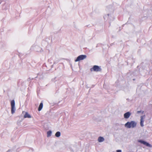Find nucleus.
Listing matches in <instances>:
<instances>
[{
    "label": "nucleus",
    "mask_w": 152,
    "mask_h": 152,
    "mask_svg": "<svg viewBox=\"0 0 152 152\" xmlns=\"http://www.w3.org/2000/svg\"><path fill=\"white\" fill-rule=\"evenodd\" d=\"M137 123L133 121L128 122L125 124V126L127 128H134L136 126Z\"/></svg>",
    "instance_id": "f257e3e1"
},
{
    "label": "nucleus",
    "mask_w": 152,
    "mask_h": 152,
    "mask_svg": "<svg viewBox=\"0 0 152 152\" xmlns=\"http://www.w3.org/2000/svg\"><path fill=\"white\" fill-rule=\"evenodd\" d=\"M91 71H95L96 72L100 71L101 70V69L100 67L99 66L97 65H94L93 67L91 69Z\"/></svg>",
    "instance_id": "f03ea898"
},
{
    "label": "nucleus",
    "mask_w": 152,
    "mask_h": 152,
    "mask_svg": "<svg viewBox=\"0 0 152 152\" xmlns=\"http://www.w3.org/2000/svg\"><path fill=\"white\" fill-rule=\"evenodd\" d=\"M11 113H14L15 111V102L14 100H12L11 102Z\"/></svg>",
    "instance_id": "7ed1b4c3"
},
{
    "label": "nucleus",
    "mask_w": 152,
    "mask_h": 152,
    "mask_svg": "<svg viewBox=\"0 0 152 152\" xmlns=\"http://www.w3.org/2000/svg\"><path fill=\"white\" fill-rule=\"evenodd\" d=\"M86 58V55H80L77 57V59L75 60V62L79 61H80L83 60Z\"/></svg>",
    "instance_id": "20e7f679"
},
{
    "label": "nucleus",
    "mask_w": 152,
    "mask_h": 152,
    "mask_svg": "<svg viewBox=\"0 0 152 152\" xmlns=\"http://www.w3.org/2000/svg\"><path fill=\"white\" fill-rule=\"evenodd\" d=\"M139 142L142 144H143L144 145H145L146 146H147L149 147H152V145H151L150 144L148 143L145 141L142 140H140L139 141Z\"/></svg>",
    "instance_id": "39448f33"
},
{
    "label": "nucleus",
    "mask_w": 152,
    "mask_h": 152,
    "mask_svg": "<svg viewBox=\"0 0 152 152\" xmlns=\"http://www.w3.org/2000/svg\"><path fill=\"white\" fill-rule=\"evenodd\" d=\"M131 113L128 112L125 113L124 115V117L125 118H128L131 115Z\"/></svg>",
    "instance_id": "423d86ee"
},
{
    "label": "nucleus",
    "mask_w": 152,
    "mask_h": 152,
    "mask_svg": "<svg viewBox=\"0 0 152 152\" xmlns=\"http://www.w3.org/2000/svg\"><path fill=\"white\" fill-rule=\"evenodd\" d=\"M24 117V118H31V116L30 115H29L28 113L27 112L26 113Z\"/></svg>",
    "instance_id": "0eeeda50"
},
{
    "label": "nucleus",
    "mask_w": 152,
    "mask_h": 152,
    "mask_svg": "<svg viewBox=\"0 0 152 152\" xmlns=\"http://www.w3.org/2000/svg\"><path fill=\"white\" fill-rule=\"evenodd\" d=\"M43 106V103L42 102H41L40 103L38 107V110L39 111H40L42 110V108Z\"/></svg>",
    "instance_id": "6e6552de"
},
{
    "label": "nucleus",
    "mask_w": 152,
    "mask_h": 152,
    "mask_svg": "<svg viewBox=\"0 0 152 152\" xmlns=\"http://www.w3.org/2000/svg\"><path fill=\"white\" fill-rule=\"evenodd\" d=\"M104 140V139L102 137H100L98 138V141L99 142H103Z\"/></svg>",
    "instance_id": "1a4fd4ad"
},
{
    "label": "nucleus",
    "mask_w": 152,
    "mask_h": 152,
    "mask_svg": "<svg viewBox=\"0 0 152 152\" xmlns=\"http://www.w3.org/2000/svg\"><path fill=\"white\" fill-rule=\"evenodd\" d=\"M60 132H57L55 134V136L57 137H59L60 136Z\"/></svg>",
    "instance_id": "9d476101"
},
{
    "label": "nucleus",
    "mask_w": 152,
    "mask_h": 152,
    "mask_svg": "<svg viewBox=\"0 0 152 152\" xmlns=\"http://www.w3.org/2000/svg\"><path fill=\"white\" fill-rule=\"evenodd\" d=\"M51 131H49L47 132V136L48 137H49L51 135Z\"/></svg>",
    "instance_id": "9b49d317"
},
{
    "label": "nucleus",
    "mask_w": 152,
    "mask_h": 152,
    "mask_svg": "<svg viewBox=\"0 0 152 152\" xmlns=\"http://www.w3.org/2000/svg\"><path fill=\"white\" fill-rule=\"evenodd\" d=\"M145 115L142 116H141V119H140V121H143V122H144V118H145Z\"/></svg>",
    "instance_id": "f8f14e48"
},
{
    "label": "nucleus",
    "mask_w": 152,
    "mask_h": 152,
    "mask_svg": "<svg viewBox=\"0 0 152 152\" xmlns=\"http://www.w3.org/2000/svg\"><path fill=\"white\" fill-rule=\"evenodd\" d=\"M143 122H143V121H140V125L142 127H143L144 126Z\"/></svg>",
    "instance_id": "ddd939ff"
},
{
    "label": "nucleus",
    "mask_w": 152,
    "mask_h": 152,
    "mask_svg": "<svg viewBox=\"0 0 152 152\" xmlns=\"http://www.w3.org/2000/svg\"><path fill=\"white\" fill-rule=\"evenodd\" d=\"M116 152H121V151L120 150H117Z\"/></svg>",
    "instance_id": "4468645a"
},
{
    "label": "nucleus",
    "mask_w": 152,
    "mask_h": 152,
    "mask_svg": "<svg viewBox=\"0 0 152 152\" xmlns=\"http://www.w3.org/2000/svg\"><path fill=\"white\" fill-rule=\"evenodd\" d=\"M140 111H137V113H140Z\"/></svg>",
    "instance_id": "2eb2a0df"
}]
</instances>
